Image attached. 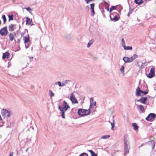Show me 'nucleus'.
I'll use <instances>...</instances> for the list:
<instances>
[{
	"label": "nucleus",
	"mask_w": 156,
	"mask_h": 156,
	"mask_svg": "<svg viewBox=\"0 0 156 156\" xmlns=\"http://www.w3.org/2000/svg\"><path fill=\"white\" fill-rule=\"evenodd\" d=\"M63 105L62 106L58 105V109L61 112V116L63 118L65 119V113L70 107L65 101H63Z\"/></svg>",
	"instance_id": "obj_1"
},
{
	"label": "nucleus",
	"mask_w": 156,
	"mask_h": 156,
	"mask_svg": "<svg viewBox=\"0 0 156 156\" xmlns=\"http://www.w3.org/2000/svg\"><path fill=\"white\" fill-rule=\"evenodd\" d=\"M124 155H125L126 154L129 153L130 147L128 145V142L127 135H124Z\"/></svg>",
	"instance_id": "obj_2"
},
{
	"label": "nucleus",
	"mask_w": 156,
	"mask_h": 156,
	"mask_svg": "<svg viewBox=\"0 0 156 156\" xmlns=\"http://www.w3.org/2000/svg\"><path fill=\"white\" fill-rule=\"evenodd\" d=\"M77 113L80 115L82 116H85L90 115V111L89 108L88 110L80 108L78 110Z\"/></svg>",
	"instance_id": "obj_3"
},
{
	"label": "nucleus",
	"mask_w": 156,
	"mask_h": 156,
	"mask_svg": "<svg viewBox=\"0 0 156 156\" xmlns=\"http://www.w3.org/2000/svg\"><path fill=\"white\" fill-rule=\"evenodd\" d=\"M1 114L2 116L6 118L9 117L12 114L10 110L4 108L1 109Z\"/></svg>",
	"instance_id": "obj_4"
},
{
	"label": "nucleus",
	"mask_w": 156,
	"mask_h": 156,
	"mask_svg": "<svg viewBox=\"0 0 156 156\" xmlns=\"http://www.w3.org/2000/svg\"><path fill=\"white\" fill-rule=\"evenodd\" d=\"M138 57V56L136 54H134L130 58L127 57H124L123 58V60L125 63L130 62H133L134 60Z\"/></svg>",
	"instance_id": "obj_5"
},
{
	"label": "nucleus",
	"mask_w": 156,
	"mask_h": 156,
	"mask_svg": "<svg viewBox=\"0 0 156 156\" xmlns=\"http://www.w3.org/2000/svg\"><path fill=\"white\" fill-rule=\"evenodd\" d=\"M111 20L115 22L118 20L120 18L119 14L116 12H115L111 14L110 16Z\"/></svg>",
	"instance_id": "obj_6"
},
{
	"label": "nucleus",
	"mask_w": 156,
	"mask_h": 156,
	"mask_svg": "<svg viewBox=\"0 0 156 156\" xmlns=\"http://www.w3.org/2000/svg\"><path fill=\"white\" fill-rule=\"evenodd\" d=\"M156 117V115L154 113H150L146 118L145 119L148 121L152 122L153 121Z\"/></svg>",
	"instance_id": "obj_7"
},
{
	"label": "nucleus",
	"mask_w": 156,
	"mask_h": 156,
	"mask_svg": "<svg viewBox=\"0 0 156 156\" xmlns=\"http://www.w3.org/2000/svg\"><path fill=\"white\" fill-rule=\"evenodd\" d=\"M155 67L154 66H152L151 68L150 69V73L148 75H147V76L148 78H151L154 77L155 76Z\"/></svg>",
	"instance_id": "obj_8"
},
{
	"label": "nucleus",
	"mask_w": 156,
	"mask_h": 156,
	"mask_svg": "<svg viewBox=\"0 0 156 156\" xmlns=\"http://www.w3.org/2000/svg\"><path fill=\"white\" fill-rule=\"evenodd\" d=\"M8 31L7 30L6 27H5L3 28H1L0 30V34L2 36H5L7 35Z\"/></svg>",
	"instance_id": "obj_9"
},
{
	"label": "nucleus",
	"mask_w": 156,
	"mask_h": 156,
	"mask_svg": "<svg viewBox=\"0 0 156 156\" xmlns=\"http://www.w3.org/2000/svg\"><path fill=\"white\" fill-rule=\"evenodd\" d=\"M70 100L71 101L72 103L74 104H78V103L77 99L75 98V96L74 95L73 93L70 94Z\"/></svg>",
	"instance_id": "obj_10"
},
{
	"label": "nucleus",
	"mask_w": 156,
	"mask_h": 156,
	"mask_svg": "<svg viewBox=\"0 0 156 156\" xmlns=\"http://www.w3.org/2000/svg\"><path fill=\"white\" fill-rule=\"evenodd\" d=\"M16 28V25L15 24H10L8 26V29L9 31H13L15 30Z\"/></svg>",
	"instance_id": "obj_11"
},
{
	"label": "nucleus",
	"mask_w": 156,
	"mask_h": 156,
	"mask_svg": "<svg viewBox=\"0 0 156 156\" xmlns=\"http://www.w3.org/2000/svg\"><path fill=\"white\" fill-rule=\"evenodd\" d=\"M147 97H142L140 99L136 100L137 102H140L141 103L145 104L146 101L147 100Z\"/></svg>",
	"instance_id": "obj_12"
},
{
	"label": "nucleus",
	"mask_w": 156,
	"mask_h": 156,
	"mask_svg": "<svg viewBox=\"0 0 156 156\" xmlns=\"http://www.w3.org/2000/svg\"><path fill=\"white\" fill-rule=\"evenodd\" d=\"M136 107L137 108L138 110H140L141 111V112H140V113H143L145 112V110L144 109V107L143 105H136Z\"/></svg>",
	"instance_id": "obj_13"
},
{
	"label": "nucleus",
	"mask_w": 156,
	"mask_h": 156,
	"mask_svg": "<svg viewBox=\"0 0 156 156\" xmlns=\"http://www.w3.org/2000/svg\"><path fill=\"white\" fill-rule=\"evenodd\" d=\"M143 91L141 90L140 88L139 87H138L136 90V95L137 96H140V93H143Z\"/></svg>",
	"instance_id": "obj_14"
},
{
	"label": "nucleus",
	"mask_w": 156,
	"mask_h": 156,
	"mask_svg": "<svg viewBox=\"0 0 156 156\" xmlns=\"http://www.w3.org/2000/svg\"><path fill=\"white\" fill-rule=\"evenodd\" d=\"M26 25H33V22H32V20H31L28 17H27L26 18Z\"/></svg>",
	"instance_id": "obj_15"
},
{
	"label": "nucleus",
	"mask_w": 156,
	"mask_h": 156,
	"mask_svg": "<svg viewBox=\"0 0 156 156\" xmlns=\"http://www.w3.org/2000/svg\"><path fill=\"white\" fill-rule=\"evenodd\" d=\"M16 35L15 32L10 33L9 35V40L12 41L14 39V36Z\"/></svg>",
	"instance_id": "obj_16"
},
{
	"label": "nucleus",
	"mask_w": 156,
	"mask_h": 156,
	"mask_svg": "<svg viewBox=\"0 0 156 156\" xmlns=\"http://www.w3.org/2000/svg\"><path fill=\"white\" fill-rule=\"evenodd\" d=\"M23 40L24 41V43L26 44L30 40V37L29 35H28L27 37H24Z\"/></svg>",
	"instance_id": "obj_17"
},
{
	"label": "nucleus",
	"mask_w": 156,
	"mask_h": 156,
	"mask_svg": "<svg viewBox=\"0 0 156 156\" xmlns=\"http://www.w3.org/2000/svg\"><path fill=\"white\" fill-rule=\"evenodd\" d=\"M132 126L133 127V128L135 130H137L138 128V126H137L136 124L135 123H133L132 124Z\"/></svg>",
	"instance_id": "obj_18"
},
{
	"label": "nucleus",
	"mask_w": 156,
	"mask_h": 156,
	"mask_svg": "<svg viewBox=\"0 0 156 156\" xmlns=\"http://www.w3.org/2000/svg\"><path fill=\"white\" fill-rule=\"evenodd\" d=\"M135 3L138 4V5H140L142 3H143V2L142 0H134Z\"/></svg>",
	"instance_id": "obj_19"
},
{
	"label": "nucleus",
	"mask_w": 156,
	"mask_h": 156,
	"mask_svg": "<svg viewBox=\"0 0 156 156\" xmlns=\"http://www.w3.org/2000/svg\"><path fill=\"white\" fill-rule=\"evenodd\" d=\"M94 40L93 39H92L88 43L87 47L89 48L92 44L94 43Z\"/></svg>",
	"instance_id": "obj_20"
},
{
	"label": "nucleus",
	"mask_w": 156,
	"mask_h": 156,
	"mask_svg": "<svg viewBox=\"0 0 156 156\" xmlns=\"http://www.w3.org/2000/svg\"><path fill=\"white\" fill-rule=\"evenodd\" d=\"M70 81L69 80H66L65 81H63L62 82V86H65L66 85L68 84L69 82Z\"/></svg>",
	"instance_id": "obj_21"
},
{
	"label": "nucleus",
	"mask_w": 156,
	"mask_h": 156,
	"mask_svg": "<svg viewBox=\"0 0 156 156\" xmlns=\"http://www.w3.org/2000/svg\"><path fill=\"white\" fill-rule=\"evenodd\" d=\"M9 55V53L8 52H6L5 53H3V55L2 56V58L3 59H5L7 57V58H8V56Z\"/></svg>",
	"instance_id": "obj_22"
},
{
	"label": "nucleus",
	"mask_w": 156,
	"mask_h": 156,
	"mask_svg": "<svg viewBox=\"0 0 156 156\" xmlns=\"http://www.w3.org/2000/svg\"><path fill=\"white\" fill-rule=\"evenodd\" d=\"M110 137V136L109 135H107L102 136L101 138V139H105L108 138Z\"/></svg>",
	"instance_id": "obj_23"
},
{
	"label": "nucleus",
	"mask_w": 156,
	"mask_h": 156,
	"mask_svg": "<svg viewBox=\"0 0 156 156\" xmlns=\"http://www.w3.org/2000/svg\"><path fill=\"white\" fill-rule=\"evenodd\" d=\"M124 49L126 50H131L132 49V47L131 46H127L126 47V46H124L123 47Z\"/></svg>",
	"instance_id": "obj_24"
},
{
	"label": "nucleus",
	"mask_w": 156,
	"mask_h": 156,
	"mask_svg": "<svg viewBox=\"0 0 156 156\" xmlns=\"http://www.w3.org/2000/svg\"><path fill=\"white\" fill-rule=\"evenodd\" d=\"M89 151L90 153L91 156H97V155L92 150H89Z\"/></svg>",
	"instance_id": "obj_25"
},
{
	"label": "nucleus",
	"mask_w": 156,
	"mask_h": 156,
	"mask_svg": "<svg viewBox=\"0 0 156 156\" xmlns=\"http://www.w3.org/2000/svg\"><path fill=\"white\" fill-rule=\"evenodd\" d=\"M48 94L51 97L54 96L55 95L53 93V92L51 90H49V91Z\"/></svg>",
	"instance_id": "obj_26"
},
{
	"label": "nucleus",
	"mask_w": 156,
	"mask_h": 156,
	"mask_svg": "<svg viewBox=\"0 0 156 156\" xmlns=\"http://www.w3.org/2000/svg\"><path fill=\"white\" fill-rule=\"evenodd\" d=\"M55 84L56 85H58L59 87H62V83H61L60 81L56 82L55 83Z\"/></svg>",
	"instance_id": "obj_27"
},
{
	"label": "nucleus",
	"mask_w": 156,
	"mask_h": 156,
	"mask_svg": "<svg viewBox=\"0 0 156 156\" xmlns=\"http://www.w3.org/2000/svg\"><path fill=\"white\" fill-rule=\"evenodd\" d=\"M120 71L121 73L123 74H124V67L123 66H122L120 69Z\"/></svg>",
	"instance_id": "obj_28"
},
{
	"label": "nucleus",
	"mask_w": 156,
	"mask_h": 156,
	"mask_svg": "<svg viewBox=\"0 0 156 156\" xmlns=\"http://www.w3.org/2000/svg\"><path fill=\"white\" fill-rule=\"evenodd\" d=\"M121 41H122V44H121L122 45L123 47H124V46H125L126 45H125V41H124L123 38H122V39Z\"/></svg>",
	"instance_id": "obj_29"
},
{
	"label": "nucleus",
	"mask_w": 156,
	"mask_h": 156,
	"mask_svg": "<svg viewBox=\"0 0 156 156\" xmlns=\"http://www.w3.org/2000/svg\"><path fill=\"white\" fill-rule=\"evenodd\" d=\"M2 18L3 20V23L5 24L6 21V19L5 16V15H2Z\"/></svg>",
	"instance_id": "obj_30"
},
{
	"label": "nucleus",
	"mask_w": 156,
	"mask_h": 156,
	"mask_svg": "<svg viewBox=\"0 0 156 156\" xmlns=\"http://www.w3.org/2000/svg\"><path fill=\"white\" fill-rule=\"evenodd\" d=\"M8 17H9V21H10V20H13V16L12 15H8Z\"/></svg>",
	"instance_id": "obj_31"
},
{
	"label": "nucleus",
	"mask_w": 156,
	"mask_h": 156,
	"mask_svg": "<svg viewBox=\"0 0 156 156\" xmlns=\"http://www.w3.org/2000/svg\"><path fill=\"white\" fill-rule=\"evenodd\" d=\"M94 3H92L90 4V9H94Z\"/></svg>",
	"instance_id": "obj_32"
},
{
	"label": "nucleus",
	"mask_w": 156,
	"mask_h": 156,
	"mask_svg": "<svg viewBox=\"0 0 156 156\" xmlns=\"http://www.w3.org/2000/svg\"><path fill=\"white\" fill-rule=\"evenodd\" d=\"M93 98H91L90 99V106L89 109H90L91 108V105H93V103H92V102H93Z\"/></svg>",
	"instance_id": "obj_33"
},
{
	"label": "nucleus",
	"mask_w": 156,
	"mask_h": 156,
	"mask_svg": "<svg viewBox=\"0 0 156 156\" xmlns=\"http://www.w3.org/2000/svg\"><path fill=\"white\" fill-rule=\"evenodd\" d=\"M113 123H111V126H112V128H111V129H112L113 130H114V120H113Z\"/></svg>",
	"instance_id": "obj_34"
},
{
	"label": "nucleus",
	"mask_w": 156,
	"mask_h": 156,
	"mask_svg": "<svg viewBox=\"0 0 156 156\" xmlns=\"http://www.w3.org/2000/svg\"><path fill=\"white\" fill-rule=\"evenodd\" d=\"M151 142L153 145L152 149H154L155 147V143L153 140H151Z\"/></svg>",
	"instance_id": "obj_35"
},
{
	"label": "nucleus",
	"mask_w": 156,
	"mask_h": 156,
	"mask_svg": "<svg viewBox=\"0 0 156 156\" xmlns=\"http://www.w3.org/2000/svg\"><path fill=\"white\" fill-rule=\"evenodd\" d=\"M79 156H88V155L86 153H83Z\"/></svg>",
	"instance_id": "obj_36"
},
{
	"label": "nucleus",
	"mask_w": 156,
	"mask_h": 156,
	"mask_svg": "<svg viewBox=\"0 0 156 156\" xmlns=\"http://www.w3.org/2000/svg\"><path fill=\"white\" fill-rule=\"evenodd\" d=\"M26 9L30 13H31V11H32V9L30 7H28L26 8Z\"/></svg>",
	"instance_id": "obj_37"
},
{
	"label": "nucleus",
	"mask_w": 156,
	"mask_h": 156,
	"mask_svg": "<svg viewBox=\"0 0 156 156\" xmlns=\"http://www.w3.org/2000/svg\"><path fill=\"white\" fill-rule=\"evenodd\" d=\"M91 12L92 14V15L93 16H94L95 14L94 9H91Z\"/></svg>",
	"instance_id": "obj_38"
},
{
	"label": "nucleus",
	"mask_w": 156,
	"mask_h": 156,
	"mask_svg": "<svg viewBox=\"0 0 156 156\" xmlns=\"http://www.w3.org/2000/svg\"><path fill=\"white\" fill-rule=\"evenodd\" d=\"M85 1L86 2L87 4L89 3L90 2L93 1V0H85Z\"/></svg>",
	"instance_id": "obj_39"
},
{
	"label": "nucleus",
	"mask_w": 156,
	"mask_h": 156,
	"mask_svg": "<svg viewBox=\"0 0 156 156\" xmlns=\"http://www.w3.org/2000/svg\"><path fill=\"white\" fill-rule=\"evenodd\" d=\"M25 32H22L21 33V37H23L25 34Z\"/></svg>",
	"instance_id": "obj_40"
},
{
	"label": "nucleus",
	"mask_w": 156,
	"mask_h": 156,
	"mask_svg": "<svg viewBox=\"0 0 156 156\" xmlns=\"http://www.w3.org/2000/svg\"><path fill=\"white\" fill-rule=\"evenodd\" d=\"M111 8L112 9V10H114L116 9V7L115 6H112Z\"/></svg>",
	"instance_id": "obj_41"
},
{
	"label": "nucleus",
	"mask_w": 156,
	"mask_h": 156,
	"mask_svg": "<svg viewBox=\"0 0 156 156\" xmlns=\"http://www.w3.org/2000/svg\"><path fill=\"white\" fill-rule=\"evenodd\" d=\"M148 93V92L145 91H143V94H144V95H146Z\"/></svg>",
	"instance_id": "obj_42"
},
{
	"label": "nucleus",
	"mask_w": 156,
	"mask_h": 156,
	"mask_svg": "<svg viewBox=\"0 0 156 156\" xmlns=\"http://www.w3.org/2000/svg\"><path fill=\"white\" fill-rule=\"evenodd\" d=\"M92 103H93V105H91V106H92V105H94V106H95L96 105V103L95 102H92Z\"/></svg>",
	"instance_id": "obj_43"
},
{
	"label": "nucleus",
	"mask_w": 156,
	"mask_h": 156,
	"mask_svg": "<svg viewBox=\"0 0 156 156\" xmlns=\"http://www.w3.org/2000/svg\"><path fill=\"white\" fill-rule=\"evenodd\" d=\"M13 154V152H11L10 153L9 156H12Z\"/></svg>",
	"instance_id": "obj_44"
},
{
	"label": "nucleus",
	"mask_w": 156,
	"mask_h": 156,
	"mask_svg": "<svg viewBox=\"0 0 156 156\" xmlns=\"http://www.w3.org/2000/svg\"><path fill=\"white\" fill-rule=\"evenodd\" d=\"M28 58L30 59H32L33 58V57L28 56Z\"/></svg>",
	"instance_id": "obj_45"
},
{
	"label": "nucleus",
	"mask_w": 156,
	"mask_h": 156,
	"mask_svg": "<svg viewBox=\"0 0 156 156\" xmlns=\"http://www.w3.org/2000/svg\"><path fill=\"white\" fill-rule=\"evenodd\" d=\"M25 48H27L29 47V45L27 46V45L26 44H25Z\"/></svg>",
	"instance_id": "obj_46"
},
{
	"label": "nucleus",
	"mask_w": 156,
	"mask_h": 156,
	"mask_svg": "<svg viewBox=\"0 0 156 156\" xmlns=\"http://www.w3.org/2000/svg\"><path fill=\"white\" fill-rule=\"evenodd\" d=\"M112 10V9L111 8H110L109 12H111Z\"/></svg>",
	"instance_id": "obj_47"
},
{
	"label": "nucleus",
	"mask_w": 156,
	"mask_h": 156,
	"mask_svg": "<svg viewBox=\"0 0 156 156\" xmlns=\"http://www.w3.org/2000/svg\"><path fill=\"white\" fill-rule=\"evenodd\" d=\"M130 14V13L129 12L128 13V14H127V16H129Z\"/></svg>",
	"instance_id": "obj_48"
},
{
	"label": "nucleus",
	"mask_w": 156,
	"mask_h": 156,
	"mask_svg": "<svg viewBox=\"0 0 156 156\" xmlns=\"http://www.w3.org/2000/svg\"><path fill=\"white\" fill-rule=\"evenodd\" d=\"M18 41H19V42H18V43H19L20 42V40L19 39H18Z\"/></svg>",
	"instance_id": "obj_49"
},
{
	"label": "nucleus",
	"mask_w": 156,
	"mask_h": 156,
	"mask_svg": "<svg viewBox=\"0 0 156 156\" xmlns=\"http://www.w3.org/2000/svg\"><path fill=\"white\" fill-rule=\"evenodd\" d=\"M107 10L108 11V10H109V8H108L107 9Z\"/></svg>",
	"instance_id": "obj_50"
},
{
	"label": "nucleus",
	"mask_w": 156,
	"mask_h": 156,
	"mask_svg": "<svg viewBox=\"0 0 156 156\" xmlns=\"http://www.w3.org/2000/svg\"><path fill=\"white\" fill-rule=\"evenodd\" d=\"M28 149V148H27V149L26 150V151H27Z\"/></svg>",
	"instance_id": "obj_51"
},
{
	"label": "nucleus",
	"mask_w": 156,
	"mask_h": 156,
	"mask_svg": "<svg viewBox=\"0 0 156 156\" xmlns=\"http://www.w3.org/2000/svg\"><path fill=\"white\" fill-rule=\"evenodd\" d=\"M20 25H19V28H20Z\"/></svg>",
	"instance_id": "obj_52"
},
{
	"label": "nucleus",
	"mask_w": 156,
	"mask_h": 156,
	"mask_svg": "<svg viewBox=\"0 0 156 156\" xmlns=\"http://www.w3.org/2000/svg\"><path fill=\"white\" fill-rule=\"evenodd\" d=\"M143 145V144H142V145L140 146V147L142 146Z\"/></svg>",
	"instance_id": "obj_53"
}]
</instances>
